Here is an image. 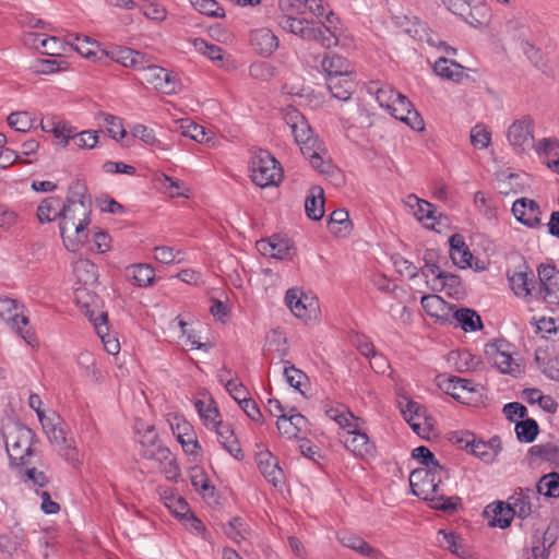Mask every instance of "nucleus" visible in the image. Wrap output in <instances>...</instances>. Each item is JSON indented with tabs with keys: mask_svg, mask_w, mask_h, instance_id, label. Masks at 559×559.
Returning a JSON list of instances; mask_svg holds the SVG:
<instances>
[{
	"mask_svg": "<svg viewBox=\"0 0 559 559\" xmlns=\"http://www.w3.org/2000/svg\"><path fill=\"white\" fill-rule=\"evenodd\" d=\"M444 476H448L445 468L443 471L416 468L409 475V486L413 495L430 501L431 508L445 513H453L461 506V498L443 495L440 485Z\"/></svg>",
	"mask_w": 559,
	"mask_h": 559,
	"instance_id": "f257e3e1",
	"label": "nucleus"
},
{
	"mask_svg": "<svg viewBox=\"0 0 559 559\" xmlns=\"http://www.w3.org/2000/svg\"><path fill=\"white\" fill-rule=\"evenodd\" d=\"M23 302L8 296H0V318L7 325L21 336L26 344L35 345L36 335L29 326V318Z\"/></svg>",
	"mask_w": 559,
	"mask_h": 559,
	"instance_id": "f03ea898",
	"label": "nucleus"
},
{
	"mask_svg": "<svg viewBox=\"0 0 559 559\" xmlns=\"http://www.w3.org/2000/svg\"><path fill=\"white\" fill-rule=\"evenodd\" d=\"M250 177L260 188L278 186L283 180V169L276 158L266 150L254 153L250 163Z\"/></svg>",
	"mask_w": 559,
	"mask_h": 559,
	"instance_id": "7ed1b4c3",
	"label": "nucleus"
},
{
	"mask_svg": "<svg viewBox=\"0 0 559 559\" xmlns=\"http://www.w3.org/2000/svg\"><path fill=\"white\" fill-rule=\"evenodd\" d=\"M34 438L35 435L29 428L21 426L16 428L15 432L10 433L5 441L11 465L19 467L20 472L23 466L31 464L29 457L34 454Z\"/></svg>",
	"mask_w": 559,
	"mask_h": 559,
	"instance_id": "20e7f679",
	"label": "nucleus"
},
{
	"mask_svg": "<svg viewBox=\"0 0 559 559\" xmlns=\"http://www.w3.org/2000/svg\"><path fill=\"white\" fill-rule=\"evenodd\" d=\"M166 420L183 452L187 455L192 456L193 461H199L202 457V447L198 440L193 426L185 418L183 415L177 413L167 414Z\"/></svg>",
	"mask_w": 559,
	"mask_h": 559,
	"instance_id": "39448f33",
	"label": "nucleus"
},
{
	"mask_svg": "<svg viewBox=\"0 0 559 559\" xmlns=\"http://www.w3.org/2000/svg\"><path fill=\"white\" fill-rule=\"evenodd\" d=\"M66 203L73 204L80 207V216L78 227H75V235L79 242H83L87 238V226L91 224L92 200L87 193V187L84 181H73L68 190Z\"/></svg>",
	"mask_w": 559,
	"mask_h": 559,
	"instance_id": "423d86ee",
	"label": "nucleus"
},
{
	"mask_svg": "<svg viewBox=\"0 0 559 559\" xmlns=\"http://www.w3.org/2000/svg\"><path fill=\"white\" fill-rule=\"evenodd\" d=\"M534 121L531 116L514 120L507 131V139L516 153H522L533 145Z\"/></svg>",
	"mask_w": 559,
	"mask_h": 559,
	"instance_id": "0eeeda50",
	"label": "nucleus"
},
{
	"mask_svg": "<svg viewBox=\"0 0 559 559\" xmlns=\"http://www.w3.org/2000/svg\"><path fill=\"white\" fill-rule=\"evenodd\" d=\"M285 304L295 317L305 321L316 317L319 305L317 298L304 293L299 288H289L285 294Z\"/></svg>",
	"mask_w": 559,
	"mask_h": 559,
	"instance_id": "6e6552de",
	"label": "nucleus"
},
{
	"mask_svg": "<svg viewBox=\"0 0 559 559\" xmlns=\"http://www.w3.org/2000/svg\"><path fill=\"white\" fill-rule=\"evenodd\" d=\"M537 273L544 300L550 306H559V270L552 264H540Z\"/></svg>",
	"mask_w": 559,
	"mask_h": 559,
	"instance_id": "1a4fd4ad",
	"label": "nucleus"
},
{
	"mask_svg": "<svg viewBox=\"0 0 559 559\" xmlns=\"http://www.w3.org/2000/svg\"><path fill=\"white\" fill-rule=\"evenodd\" d=\"M145 80L153 84L157 91L166 95H171L178 92L180 82L177 75L158 66H146L145 64Z\"/></svg>",
	"mask_w": 559,
	"mask_h": 559,
	"instance_id": "9d476101",
	"label": "nucleus"
},
{
	"mask_svg": "<svg viewBox=\"0 0 559 559\" xmlns=\"http://www.w3.org/2000/svg\"><path fill=\"white\" fill-rule=\"evenodd\" d=\"M388 110L395 119L406 123L413 130H424L425 123L421 116L414 108L409 99L403 94H401L400 97L395 99L393 105Z\"/></svg>",
	"mask_w": 559,
	"mask_h": 559,
	"instance_id": "9b49d317",
	"label": "nucleus"
},
{
	"mask_svg": "<svg viewBox=\"0 0 559 559\" xmlns=\"http://www.w3.org/2000/svg\"><path fill=\"white\" fill-rule=\"evenodd\" d=\"M512 213L518 222L528 228L540 226V207L534 200L521 198L514 201L512 205Z\"/></svg>",
	"mask_w": 559,
	"mask_h": 559,
	"instance_id": "f8f14e48",
	"label": "nucleus"
},
{
	"mask_svg": "<svg viewBox=\"0 0 559 559\" xmlns=\"http://www.w3.org/2000/svg\"><path fill=\"white\" fill-rule=\"evenodd\" d=\"M343 443L357 457H366L372 455L376 447L370 441L366 432L360 431L359 427L355 430H347L343 435Z\"/></svg>",
	"mask_w": 559,
	"mask_h": 559,
	"instance_id": "ddd939ff",
	"label": "nucleus"
},
{
	"mask_svg": "<svg viewBox=\"0 0 559 559\" xmlns=\"http://www.w3.org/2000/svg\"><path fill=\"white\" fill-rule=\"evenodd\" d=\"M421 307L426 313L435 318L440 323H451L452 311L455 308L454 305L445 301L438 295H425L420 300Z\"/></svg>",
	"mask_w": 559,
	"mask_h": 559,
	"instance_id": "4468645a",
	"label": "nucleus"
},
{
	"mask_svg": "<svg viewBox=\"0 0 559 559\" xmlns=\"http://www.w3.org/2000/svg\"><path fill=\"white\" fill-rule=\"evenodd\" d=\"M538 492L533 488H519L509 498L508 504H511V509L514 510L515 516L524 520L527 519L534 507V501H538Z\"/></svg>",
	"mask_w": 559,
	"mask_h": 559,
	"instance_id": "2eb2a0df",
	"label": "nucleus"
},
{
	"mask_svg": "<svg viewBox=\"0 0 559 559\" xmlns=\"http://www.w3.org/2000/svg\"><path fill=\"white\" fill-rule=\"evenodd\" d=\"M250 44L259 55L270 57L278 48L280 40L270 28L261 27L251 31Z\"/></svg>",
	"mask_w": 559,
	"mask_h": 559,
	"instance_id": "dca6fc26",
	"label": "nucleus"
},
{
	"mask_svg": "<svg viewBox=\"0 0 559 559\" xmlns=\"http://www.w3.org/2000/svg\"><path fill=\"white\" fill-rule=\"evenodd\" d=\"M102 53L109 57L111 60L122 64L126 68L135 70L145 69V56L136 50L128 47H115L109 51L102 50Z\"/></svg>",
	"mask_w": 559,
	"mask_h": 559,
	"instance_id": "f3484780",
	"label": "nucleus"
},
{
	"mask_svg": "<svg viewBox=\"0 0 559 559\" xmlns=\"http://www.w3.org/2000/svg\"><path fill=\"white\" fill-rule=\"evenodd\" d=\"M337 539L344 547L355 550L364 557L369 559H384V555L379 549L370 546L362 537L354 533L341 532L337 534Z\"/></svg>",
	"mask_w": 559,
	"mask_h": 559,
	"instance_id": "a211bd4d",
	"label": "nucleus"
},
{
	"mask_svg": "<svg viewBox=\"0 0 559 559\" xmlns=\"http://www.w3.org/2000/svg\"><path fill=\"white\" fill-rule=\"evenodd\" d=\"M280 25L283 29L300 37L304 40L311 41L314 37L313 33V20H308L306 17H298L289 15H282L280 17Z\"/></svg>",
	"mask_w": 559,
	"mask_h": 559,
	"instance_id": "6ab92c4d",
	"label": "nucleus"
},
{
	"mask_svg": "<svg viewBox=\"0 0 559 559\" xmlns=\"http://www.w3.org/2000/svg\"><path fill=\"white\" fill-rule=\"evenodd\" d=\"M263 254L278 260L292 259L294 255V247L289 239L273 235L267 241L258 242Z\"/></svg>",
	"mask_w": 559,
	"mask_h": 559,
	"instance_id": "aec40b11",
	"label": "nucleus"
},
{
	"mask_svg": "<svg viewBox=\"0 0 559 559\" xmlns=\"http://www.w3.org/2000/svg\"><path fill=\"white\" fill-rule=\"evenodd\" d=\"M46 432L49 441L58 448L59 454L70 463L79 461V453L74 445L67 439L66 432L62 428L52 426L48 429L46 425Z\"/></svg>",
	"mask_w": 559,
	"mask_h": 559,
	"instance_id": "412c9836",
	"label": "nucleus"
},
{
	"mask_svg": "<svg viewBox=\"0 0 559 559\" xmlns=\"http://www.w3.org/2000/svg\"><path fill=\"white\" fill-rule=\"evenodd\" d=\"M258 467L263 477L274 487H277L284 481L283 469L280 467L276 457H274L271 452L266 451L259 453Z\"/></svg>",
	"mask_w": 559,
	"mask_h": 559,
	"instance_id": "4be33fe9",
	"label": "nucleus"
},
{
	"mask_svg": "<svg viewBox=\"0 0 559 559\" xmlns=\"http://www.w3.org/2000/svg\"><path fill=\"white\" fill-rule=\"evenodd\" d=\"M492 348V346H485V356L501 373L512 377H518L522 373L521 365L513 359L511 354H499Z\"/></svg>",
	"mask_w": 559,
	"mask_h": 559,
	"instance_id": "5701e85b",
	"label": "nucleus"
},
{
	"mask_svg": "<svg viewBox=\"0 0 559 559\" xmlns=\"http://www.w3.org/2000/svg\"><path fill=\"white\" fill-rule=\"evenodd\" d=\"M213 429L221 445L236 460H242L245 455L231 426L222 421Z\"/></svg>",
	"mask_w": 559,
	"mask_h": 559,
	"instance_id": "b1692460",
	"label": "nucleus"
},
{
	"mask_svg": "<svg viewBox=\"0 0 559 559\" xmlns=\"http://www.w3.org/2000/svg\"><path fill=\"white\" fill-rule=\"evenodd\" d=\"M66 41L82 57L94 60L97 57V51H102L100 45L97 40L86 35L78 33H68Z\"/></svg>",
	"mask_w": 559,
	"mask_h": 559,
	"instance_id": "393cba45",
	"label": "nucleus"
},
{
	"mask_svg": "<svg viewBox=\"0 0 559 559\" xmlns=\"http://www.w3.org/2000/svg\"><path fill=\"white\" fill-rule=\"evenodd\" d=\"M90 320L93 322L97 335L102 338L106 352L110 355H116L120 350V344L117 338L111 337L108 328V316L106 312H99L98 317L90 314Z\"/></svg>",
	"mask_w": 559,
	"mask_h": 559,
	"instance_id": "a878e982",
	"label": "nucleus"
},
{
	"mask_svg": "<svg viewBox=\"0 0 559 559\" xmlns=\"http://www.w3.org/2000/svg\"><path fill=\"white\" fill-rule=\"evenodd\" d=\"M321 67L326 73V78L350 76L354 69L349 60L341 55H325L321 62Z\"/></svg>",
	"mask_w": 559,
	"mask_h": 559,
	"instance_id": "bb28decb",
	"label": "nucleus"
},
{
	"mask_svg": "<svg viewBox=\"0 0 559 559\" xmlns=\"http://www.w3.org/2000/svg\"><path fill=\"white\" fill-rule=\"evenodd\" d=\"M449 243L452 262L461 269L471 266L473 255L465 243L464 237L460 234H453L449 239Z\"/></svg>",
	"mask_w": 559,
	"mask_h": 559,
	"instance_id": "cd10ccee",
	"label": "nucleus"
},
{
	"mask_svg": "<svg viewBox=\"0 0 559 559\" xmlns=\"http://www.w3.org/2000/svg\"><path fill=\"white\" fill-rule=\"evenodd\" d=\"M194 407L207 429H213L223 421L217 404L212 396L209 397L207 402L195 400Z\"/></svg>",
	"mask_w": 559,
	"mask_h": 559,
	"instance_id": "c85d7f7f",
	"label": "nucleus"
},
{
	"mask_svg": "<svg viewBox=\"0 0 559 559\" xmlns=\"http://www.w3.org/2000/svg\"><path fill=\"white\" fill-rule=\"evenodd\" d=\"M555 542L556 536L550 533L549 528L543 533L536 531L532 536L531 556L526 559H548L549 549Z\"/></svg>",
	"mask_w": 559,
	"mask_h": 559,
	"instance_id": "c756f323",
	"label": "nucleus"
},
{
	"mask_svg": "<svg viewBox=\"0 0 559 559\" xmlns=\"http://www.w3.org/2000/svg\"><path fill=\"white\" fill-rule=\"evenodd\" d=\"M305 211L308 218L320 221L324 215V191L320 186H313L305 200Z\"/></svg>",
	"mask_w": 559,
	"mask_h": 559,
	"instance_id": "7c9ffc66",
	"label": "nucleus"
},
{
	"mask_svg": "<svg viewBox=\"0 0 559 559\" xmlns=\"http://www.w3.org/2000/svg\"><path fill=\"white\" fill-rule=\"evenodd\" d=\"M433 71L440 78L454 82H461L464 78H468V74L464 73L463 66L444 57H440L435 62Z\"/></svg>",
	"mask_w": 559,
	"mask_h": 559,
	"instance_id": "2f4dec72",
	"label": "nucleus"
},
{
	"mask_svg": "<svg viewBox=\"0 0 559 559\" xmlns=\"http://www.w3.org/2000/svg\"><path fill=\"white\" fill-rule=\"evenodd\" d=\"M528 455L549 463L550 466L559 468V444L547 442L535 444L530 448Z\"/></svg>",
	"mask_w": 559,
	"mask_h": 559,
	"instance_id": "473e14b6",
	"label": "nucleus"
},
{
	"mask_svg": "<svg viewBox=\"0 0 559 559\" xmlns=\"http://www.w3.org/2000/svg\"><path fill=\"white\" fill-rule=\"evenodd\" d=\"M454 319L465 332H475L483 329L479 314L469 308L453 309L451 320Z\"/></svg>",
	"mask_w": 559,
	"mask_h": 559,
	"instance_id": "72a5a7b5",
	"label": "nucleus"
},
{
	"mask_svg": "<svg viewBox=\"0 0 559 559\" xmlns=\"http://www.w3.org/2000/svg\"><path fill=\"white\" fill-rule=\"evenodd\" d=\"M510 287L518 297H527L532 295L534 288L533 272H514L509 276Z\"/></svg>",
	"mask_w": 559,
	"mask_h": 559,
	"instance_id": "f704fd0d",
	"label": "nucleus"
},
{
	"mask_svg": "<svg viewBox=\"0 0 559 559\" xmlns=\"http://www.w3.org/2000/svg\"><path fill=\"white\" fill-rule=\"evenodd\" d=\"M326 85L332 96L340 100H348L355 86L349 76L326 78Z\"/></svg>",
	"mask_w": 559,
	"mask_h": 559,
	"instance_id": "c9c22d12",
	"label": "nucleus"
},
{
	"mask_svg": "<svg viewBox=\"0 0 559 559\" xmlns=\"http://www.w3.org/2000/svg\"><path fill=\"white\" fill-rule=\"evenodd\" d=\"M473 384L474 383L472 380L452 376L444 380L441 386L444 390V392L448 395L452 396L454 400L461 401L462 403H466L465 401H463L461 392H475L476 389Z\"/></svg>",
	"mask_w": 559,
	"mask_h": 559,
	"instance_id": "e433bc0d",
	"label": "nucleus"
},
{
	"mask_svg": "<svg viewBox=\"0 0 559 559\" xmlns=\"http://www.w3.org/2000/svg\"><path fill=\"white\" fill-rule=\"evenodd\" d=\"M182 134L189 136L193 141L206 144L209 146H215L216 141L213 136V132L206 130L203 126L198 124L191 120H186L181 124Z\"/></svg>",
	"mask_w": 559,
	"mask_h": 559,
	"instance_id": "4c0bfd02",
	"label": "nucleus"
},
{
	"mask_svg": "<svg viewBox=\"0 0 559 559\" xmlns=\"http://www.w3.org/2000/svg\"><path fill=\"white\" fill-rule=\"evenodd\" d=\"M328 228L336 236H346L352 230V222L345 209H337L330 214Z\"/></svg>",
	"mask_w": 559,
	"mask_h": 559,
	"instance_id": "58836bf2",
	"label": "nucleus"
},
{
	"mask_svg": "<svg viewBox=\"0 0 559 559\" xmlns=\"http://www.w3.org/2000/svg\"><path fill=\"white\" fill-rule=\"evenodd\" d=\"M462 449L469 451L473 455L479 457L485 462L492 461V453H490V443L485 441H476L474 435H467V438H460L456 440Z\"/></svg>",
	"mask_w": 559,
	"mask_h": 559,
	"instance_id": "ea45409f",
	"label": "nucleus"
},
{
	"mask_svg": "<svg viewBox=\"0 0 559 559\" xmlns=\"http://www.w3.org/2000/svg\"><path fill=\"white\" fill-rule=\"evenodd\" d=\"M73 273L79 283L93 285L97 282V266L88 259H79L73 263Z\"/></svg>",
	"mask_w": 559,
	"mask_h": 559,
	"instance_id": "a19ab883",
	"label": "nucleus"
},
{
	"mask_svg": "<svg viewBox=\"0 0 559 559\" xmlns=\"http://www.w3.org/2000/svg\"><path fill=\"white\" fill-rule=\"evenodd\" d=\"M96 119L99 126L107 128L109 136L117 142H120L127 135V131L123 128L122 119L120 117L107 112H99L96 116Z\"/></svg>",
	"mask_w": 559,
	"mask_h": 559,
	"instance_id": "79ce46f5",
	"label": "nucleus"
},
{
	"mask_svg": "<svg viewBox=\"0 0 559 559\" xmlns=\"http://www.w3.org/2000/svg\"><path fill=\"white\" fill-rule=\"evenodd\" d=\"M61 199L59 197L45 198L37 207V218L40 224L55 221L57 217L61 218L59 207Z\"/></svg>",
	"mask_w": 559,
	"mask_h": 559,
	"instance_id": "37998d69",
	"label": "nucleus"
},
{
	"mask_svg": "<svg viewBox=\"0 0 559 559\" xmlns=\"http://www.w3.org/2000/svg\"><path fill=\"white\" fill-rule=\"evenodd\" d=\"M128 274L132 277L133 284L139 287H147L155 281V270L145 263L129 266Z\"/></svg>",
	"mask_w": 559,
	"mask_h": 559,
	"instance_id": "c03bdc74",
	"label": "nucleus"
},
{
	"mask_svg": "<svg viewBox=\"0 0 559 559\" xmlns=\"http://www.w3.org/2000/svg\"><path fill=\"white\" fill-rule=\"evenodd\" d=\"M312 31L314 33L312 40L318 41L323 48L331 49L338 45L342 32L331 29L318 22H314Z\"/></svg>",
	"mask_w": 559,
	"mask_h": 559,
	"instance_id": "a18cd8bd",
	"label": "nucleus"
},
{
	"mask_svg": "<svg viewBox=\"0 0 559 559\" xmlns=\"http://www.w3.org/2000/svg\"><path fill=\"white\" fill-rule=\"evenodd\" d=\"M61 221L59 224L61 237L64 239L66 233L78 227L80 216V207L73 204L64 203L59 212Z\"/></svg>",
	"mask_w": 559,
	"mask_h": 559,
	"instance_id": "49530a36",
	"label": "nucleus"
},
{
	"mask_svg": "<svg viewBox=\"0 0 559 559\" xmlns=\"http://www.w3.org/2000/svg\"><path fill=\"white\" fill-rule=\"evenodd\" d=\"M431 288L433 290H442L448 288L449 295H457L463 292L461 277L456 274L445 271L443 273H438L437 284L433 283Z\"/></svg>",
	"mask_w": 559,
	"mask_h": 559,
	"instance_id": "de8ad7c7",
	"label": "nucleus"
},
{
	"mask_svg": "<svg viewBox=\"0 0 559 559\" xmlns=\"http://www.w3.org/2000/svg\"><path fill=\"white\" fill-rule=\"evenodd\" d=\"M492 513L493 516L490 521V525L500 528H507L510 526L513 516H515L514 510L511 509V504L502 501L493 503Z\"/></svg>",
	"mask_w": 559,
	"mask_h": 559,
	"instance_id": "09e8293b",
	"label": "nucleus"
},
{
	"mask_svg": "<svg viewBox=\"0 0 559 559\" xmlns=\"http://www.w3.org/2000/svg\"><path fill=\"white\" fill-rule=\"evenodd\" d=\"M424 266L420 269V273L423 276L428 277L429 275H435L432 280V284H437L438 273H443L440 269V254L435 249H427L424 252L423 257Z\"/></svg>",
	"mask_w": 559,
	"mask_h": 559,
	"instance_id": "8fccbe9b",
	"label": "nucleus"
},
{
	"mask_svg": "<svg viewBox=\"0 0 559 559\" xmlns=\"http://www.w3.org/2000/svg\"><path fill=\"white\" fill-rule=\"evenodd\" d=\"M225 534L235 543L239 544L250 535V527L246 521L240 516L230 519L224 528Z\"/></svg>",
	"mask_w": 559,
	"mask_h": 559,
	"instance_id": "3c124183",
	"label": "nucleus"
},
{
	"mask_svg": "<svg viewBox=\"0 0 559 559\" xmlns=\"http://www.w3.org/2000/svg\"><path fill=\"white\" fill-rule=\"evenodd\" d=\"M536 492L548 498L559 497V474L552 472L544 475L536 485Z\"/></svg>",
	"mask_w": 559,
	"mask_h": 559,
	"instance_id": "603ef678",
	"label": "nucleus"
},
{
	"mask_svg": "<svg viewBox=\"0 0 559 559\" xmlns=\"http://www.w3.org/2000/svg\"><path fill=\"white\" fill-rule=\"evenodd\" d=\"M515 432L519 441L531 443L536 439L539 432V427L535 419L524 418L523 420L516 423Z\"/></svg>",
	"mask_w": 559,
	"mask_h": 559,
	"instance_id": "864d4df0",
	"label": "nucleus"
},
{
	"mask_svg": "<svg viewBox=\"0 0 559 559\" xmlns=\"http://www.w3.org/2000/svg\"><path fill=\"white\" fill-rule=\"evenodd\" d=\"M295 142L301 146L318 144V139L313 136L312 129L307 119L290 128Z\"/></svg>",
	"mask_w": 559,
	"mask_h": 559,
	"instance_id": "5fc2aeb1",
	"label": "nucleus"
},
{
	"mask_svg": "<svg viewBox=\"0 0 559 559\" xmlns=\"http://www.w3.org/2000/svg\"><path fill=\"white\" fill-rule=\"evenodd\" d=\"M412 457L424 465L426 469L443 471L435 454L425 445L417 447L412 452Z\"/></svg>",
	"mask_w": 559,
	"mask_h": 559,
	"instance_id": "6e6d98bb",
	"label": "nucleus"
},
{
	"mask_svg": "<svg viewBox=\"0 0 559 559\" xmlns=\"http://www.w3.org/2000/svg\"><path fill=\"white\" fill-rule=\"evenodd\" d=\"M193 46L197 51L201 52L202 55L206 56L212 61H223L224 59V51L222 47L209 43L207 40L203 38H195L193 40Z\"/></svg>",
	"mask_w": 559,
	"mask_h": 559,
	"instance_id": "4d7b16f0",
	"label": "nucleus"
},
{
	"mask_svg": "<svg viewBox=\"0 0 559 559\" xmlns=\"http://www.w3.org/2000/svg\"><path fill=\"white\" fill-rule=\"evenodd\" d=\"M319 143L301 146L300 152L302 153L305 158H307L310 162L311 166L314 169L319 170L321 174H326L329 171L328 168L330 166L326 163H324L323 158L319 154Z\"/></svg>",
	"mask_w": 559,
	"mask_h": 559,
	"instance_id": "13d9d810",
	"label": "nucleus"
},
{
	"mask_svg": "<svg viewBox=\"0 0 559 559\" xmlns=\"http://www.w3.org/2000/svg\"><path fill=\"white\" fill-rule=\"evenodd\" d=\"M284 377L286 379V382L294 389L301 392L300 386L302 384V381L308 380L307 374L296 368L289 360H284Z\"/></svg>",
	"mask_w": 559,
	"mask_h": 559,
	"instance_id": "bf43d9fd",
	"label": "nucleus"
},
{
	"mask_svg": "<svg viewBox=\"0 0 559 559\" xmlns=\"http://www.w3.org/2000/svg\"><path fill=\"white\" fill-rule=\"evenodd\" d=\"M131 134L133 138H136L144 144L153 147H159L162 144L160 141L156 138L154 130L142 123L134 124L131 128Z\"/></svg>",
	"mask_w": 559,
	"mask_h": 559,
	"instance_id": "052dcab7",
	"label": "nucleus"
},
{
	"mask_svg": "<svg viewBox=\"0 0 559 559\" xmlns=\"http://www.w3.org/2000/svg\"><path fill=\"white\" fill-rule=\"evenodd\" d=\"M8 124L15 130V132L25 133L31 130L33 123L32 118L26 111L12 112L8 117Z\"/></svg>",
	"mask_w": 559,
	"mask_h": 559,
	"instance_id": "680f3d73",
	"label": "nucleus"
},
{
	"mask_svg": "<svg viewBox=\"0 0 559 559\" xmlns=\"http://www.w3.org/2000/svg\"><path fill=\"white\" fill-rule=\"evenodd\" d=\"M193 7L202 14L211 17H224L225 11L215 0H191Z\"/></svg>",
	"mask_w": 559,
	"mask_h": 559,
	"instance_id": "e2e57ef3",
	"label": "nucleus"
},
{
	"mask_svg": "<svg viewBox=\"0 0 559 559\" xmlns=\"http://www.w3.org/2000/svg\"><path fill=\"white\" fill-rule=\"evenodd\" d=\"M283 15L304 16L308 13L307 0H278Z\"/></svg>",
	"mask_w": 559,
	"mask_h": 559,
	"instance_id": "0e129e2a",
	"label": "nucleus"
},
{
	"mask_svg": "<svg viewBox=\"0 0 559 559\" xmlns=\"http://www.w3.org/2000/svg\"><path fill=\"white\" fill-rule=\"evenodd\" d=\"M408 200H409V205L413 206V204L411 203L412 200L415 201L416 205H417V210L415 212V215L417 216V218L419 221H424V219H436L433 213H435V210H436V206L426 201V200H421L419 198H417L415 194H411L408 197Z\"/></svg>",
	"mask_w": 559,
	"mask_h": 559,
	"instance_id": "69168bd1",
	"label": "nucleus"
},
{
	"mask_svg": "<svg viewBox=\"0 0 559 559\" xmlns=\"http://www.w3.org/2000/svg\"><path fill=\"white\" fill-rule=\"evenodd\" d=\"M249 73L253 79L267 81L274 75V67L267 61H255L250 64Z\"/></svg>",
	"mask_w": 559,
	"mask_h": 559,
	"instance_id": "338daca9",
	"label": "nucleus"
},
{
	"mask_svg": "<svg viewBox=\"0 0 559 559\" xmlns=\"http://www.w3.org/2000/svg\"><path fill=\"white\" fill-rule=\"evenodd\" d=\"M401 93L389 85H382L376 91V99L383 108L389 109Z\"/></svg>",
	"mask_w": 559,
	"mask_h": 559,
	"instance_id": "774afa93",
	"label": "nucleus"
}]
</instances>
